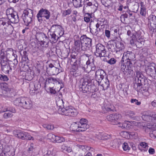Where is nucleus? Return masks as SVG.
I'll return each instance as SVG.
<instances>
[{
	"instance_id": "f257e3e1",
	"label": "nucleus",
	"mask_w": 156,
	"mask_h": 156,
	"mask_svg": "<svg viewBox=\"0 0 156 156\" xmlns=\"http://www.w3.org/2000/svg\"><path fill=\"white\" fill-rule=\"evenodd\" d=\"M151 83V81L150 80L146 79L145 77L141 72L138 70L136 71V76L134 87L137 92L143 93V91H146L147 90L148 85Z\"/></svg>"
},
{
	"instance_id": "f03ea898",
	"label": "nucleus",
	"mask_w": 156,
	"mask_h": 156,
	"mask_svg": "<svg viewBox=\"0 0 156 156\" xmlns=\"http://www.w3.org/2000/svg\"><path fill=\"white\" fill-rule=\"evenodd\" d=\"M87 122L86 119H81L79 122L73 123L70 127V129L72 131L79 132L84 131L89 127Z\"/></svg>"
},
{
	"instance_id": "7ed1b4c3",
	"label": "nucleus",
	"mask_w": 156,
	"mask_h": 156,
	"mask_svg": "<svg viewBox=\"0 0 156 156\" xmlns=\"http://www.w3.org/2000/svg\"><path fill=\"white\" fill-rule=\"evenodd\" d=\"M14 105L24 108L29 109L32 107L31 100L26 97H21L16 99L14 101Z\"/></svg>"
},
{
	"instance_id": "20e7f679",
	"label": "nucleus",
	"mask_w": 156,
	"mask_h": 156,
	"mask_svg": "<svg viewBox=\"0 0 156 156\" xmlns=\"http://www.w3.org/2000/svg\"><path fill=\"white\" fill-rule=\"evenodd\" d=\"M91 81L89 75L88 74L84 75L83 78L80 80L79 86L80 90L83 93H87L90 90H88V85L90 84Z\"/></svg>"
},
{
	"instance_id": "39448f33",
	"label": "nucleus",
	"mask_w": 156,
	"mask_h": 156,
	"mask_svg": "<svg viewBox=\"0 0 156 156\" xmlns=\"http://www.w3.org/2000/svg\"><path fill=\"white\" fill-rule=\"evenodd\" d=\"M50 17V12L47 9L43 8L38 11L36 16L38 21L41 23L44 21L49 20Z\"/></svg>"
},
{
	"instance_id": "423d86ee",
	"label": "nucleus",
	"mask_w": 156,
	"mask_h": 156,
	"mask_svg": "<svg viewBox=\"0 0 156 156\" xmlns=\"http://www.w3.org/2000/svg\"><path fill=\"white\" fill-rule=\"evenodd\" d=\"M121 70L124 74H133V66L132 63L130 62H125L123 60H121L119 64Z\"/></svg>"
},
{
	"instance_id": "0eeeda50",
	"label": "nucleus",
	"mask_w": 156,
	"mask_h": 156,
	"mask_svg": "<svg viewBox=\"0 0 156 156\" xmlns=\"http://www.w3.org/2000/svg\"><path fill=\"white\" fill-rule=\"evenodd\" d=\"M58 113L66 116L74 117L77 115V112L76 110L72 107L68 106L63 109H59Z\"/></svg>"
},
{
	"instance_id": "6e6552de",
	"label": "nucleus",
	"mask_w": 156,
	"mask_h": 156,
	"mask_svg": "<svg viewBox=\"0 0 156 156\" xmlns=\"http://www.w3.org/2000/svg\"><path fill=\"white\" fill-rule=\"evenodd\" d=\"M33 16V11L32 10L28 8L24 10L22 18L26 26H28L31 23Z\"/></svg>"
},
{
	"instance_id": "1a4fd4ad",
	"label": "nucleus",
	"mask_w": 156,
	"mask_h": 156,
	"mask_svg": "<svg viewBox=\"0 0 156 156\" xmlns=\"http://www.w3.org/2000/svg\"><path fill=\"white\" fill-rule=\"evenodd\" d=\"M96 50L94 52L95 55L97 57L106 56V51L105 46L101 44H98L96 46Z\"/></svg>"
},
{
	"instance_id": "9d476101",
	"label": "nucleus",
	"mask_w": 156,
	"mask_h": 156,
	"mask_svg": "<svg viewBox=\"0 0 156 156\" xmlns=\"http://www.w3.org/2000/svg\"><path fill=\"white\" fill-rule=\"evenodd\" d=\"M48 32L57 34L59 37L62 36L64 34V29L59 25L54 24L52 25L50 29L48 30Z\"/></svg>"
},
{
	"instance_id": "9b49d317",
	"label": "nucleus",
	"mask_w": 156,
	"mask_h": 156,
	"mask_svg": "<svg viewBox=\"0 0 156 156\" xmlns=\"http://www.w3.org/2000/svg\"><path fill=\"white\" fill-rule=\"evenodd\" d=\"M94 57H89L88 60L86 62V64L87 65V68H88V67H90V69L89 70H85V68L84 67H83V69L87 72L88 73L89 72H90L91 71H95L96 69V67L94 63Z\"/></svg>"
},
{
	"instance_id": "f8f14e48",
	"label": "nucleus",
	"mask_w": 156,
	"mask_h": 156,
	"mask_svg": "<svg viewBox=\"0 0 156 156\" xmlns=\"http://www.w3.org/2000/svg\"><path fill=\"white\" fill-rule=\"evenodd\" d=\"M135 58V55L134 53L131 51H128L124 53L121 60H123L124 62H129L132 63L131 61Z\"/></svg>"
},
{
	"instance_id": "ddd939ff",
	"label": "nucleus",
	"mask_w": 156,
	"mask_h": 156,
	"mask_svg": "<svg viewBox=\"0 0 156 156\" xmlns=\"http://www.w3.org/2000/svg\"><path fill=\"white\" fill-rule=\"evenodd\" d=\"M84 44L80 39L75 41V49L77 51H79L80 50L84 51L87 50L88 49L87 46H86V45Z\"/></svg>"
},
{
	"instance_id": "4468645a",
	"label": "nucleus",
	"mask_w": 156,
	"mask_h": 156,
	"mask_svg": "<svg viewBox=\"0 0 156 156\" xmlns=\"http://www.w3.org/2000/svg\"><path fill=\"white\" fill-rule=\"evenodd\" d=\"M106 76V73L104 70L102 69H98L95 72V79L99 85L103 79L104 76Z\"/></svg>"
},
{
	"instance_id": "2eb2a0df",
	"label": "nucleus",
	"mask_w": 156,
	"mask_h": 156,
	"mask_svg": "<svg viewBox=\"0 0 156 156\" xmlns=\"http://www.w3.org/2000/svg\"><path fill=\"white\" fill-rule=\"evenodd\" d=\"M80 39L82 41L84 45L87 46L88 49V48L92 45V40L91 38L87 37L86 35L82 36L80 37Z\"/></svg>"
},
{
	"instance_id": "dca6fc26",
	"label": "nucleus",
	"mask_w": 156,
	"mask_h": 156,
	"mask_svg": "<svg viewBox=\"0 0 156 156\" xmlns=\"http://www.w3.org/2000/svg\"><path fill=\"white\" fill-rule=\"evenodd\" d=\"M156 65L154 63H150L148 66H146L145 68V71L147 74L151 76L152 72H153Z\"/></svg>"
},
{
	"instance_id": "f3484780",
	"label": "nucleus",
	"mask_w": 156,
	"mask_h": 156,
	"mask_svg": "<svg viewBox=\"0 0 156 156\" xmlns=\"http://www.w3.org/2000/svg\"><path fill=\"white\" fill-rule=\"evenodd\" d=\"M115 42V40H112L109 41L107 45V47L109 51L116 53L117 50Z\"/></svg>"
},
{
	"instance_id": "a211bd4d",
	"label": "nucleus",
	"mask_w": 156,
	"mask_h": 156,
	"mask_svg": "<svg viewBox=\"0 0 156 156\" xmlns=\"http://www.w3.org/2000/svg\"><path fill=\"white\" fill-rule=\"evenodd\" d=\"M8 18L9 19L10 22L14 23H18L19 20L18 13L16 12H14Z\"/></svg>"
},
{
	"instance_id": "6ab92c4d",
	"label": "nucleus",
	"mask_w": 156,
	"mask_h": 156,
	"mask_svg": "<svg viewBox=\"0 0 156 156\" xmlns=\"http://www.w3.org/2000/svg\"><path fill=\"white\" fill-rule=\"evenodd\" d=\"M6 26V27H4L5 30V31L3 30L2 32H0V34L3 35L5 33L10 34L12 33L14 28L13 26L10 24V23Z\"/></svg>"
},
{
	"instance_id": "aec40b11",
	"label": "nucleus",
	"mask_w": 156,
	"mask_h": 156,
	"mask_svg": "<svg viewBox=\"0 0 156 156\" xmlns=\"http://www.w3.org/2000/svg\"><path fill=\"white\" fill-rule=\"evenodd\" d=\"M25 133V132L21 130H14L13 131V134L15 136L22 140L24 139Z\"/></svg>"
},
{
	"instance_id": "412c9836",
	"label": "nucleus",
	"mask_w": 156,
	"mask_h": 156,
	"mask_svg": "<svg viewBox=\"0 0 156 156\" xmlns=\"http://www.w3.org/2000/svg\"><path fill=\"white\" fill-rule=\"evenodd\" d=\"M56 104L57 106L58 107V113L59 109H63L65 108L64 105V102L63 99L60 98L57 99Z\"/></svg>"
},
{
	"instance_id": "4be33fe9",
	"label": "nucleus",
	"mask_w": 156,
	"mask_h": 156,
	"mask_svg": "<svg viewBox=\"0 0 156 156\" xmlns=\"http://www.w3.org/2000/svg\"><path fill=\"white\" fill-rule=\"evenodd\" d=\"M116 48L117 50V52L118 51H122L124 49V46L123 43L121 42L115 40V42Z\"/></svg>"
},
{
	"instance_id": "5701e85b",
	"label": "nucleus",
	"mask_w": 156,
	"mask_h": 156,
	"mask_svg": "<svg viewBox=\"0 0 156 156\" xmlns=\"http://www.w3.org/2000/svg\"><path fill=\"white\" fill-rule=\"evenodd\" d=\"M46 82H48V83H52L55 84L58 83V84L62 83L61 81H59L58 79H56L52 77L48 78L46 80Z\"/></svg>"
},
{
	"instance_id": "b1692460",
	"label": "nucleus",
	"mask_w": 156,
	"mask_h": 156,
	"mask_svg": "<svg viewBox=\"0 0 156 156\" xmlns=\"http://www.w3.org/2000/svg\"><path fill=\"white\" fill-rule=\"evenodd\" d=\"M145 131L146 132H149V134L151 136H154V133H155L156 130H155L153 126H147V127L146 128Z\"/></svg>"
},
{
	"instance_id": "393cba45",
	"label": "nucleus",
	"mask_w": 156,
	"mask_h": 156,
	"mask_svg": "<svg viewBox=\"0 0 156 156\" xmlns=\"http://www.w3.org/2000/svg\"><path fill=\"white\" fill-rule=\"evenodd\" d=\"M10 21L9 19L7 17H2L0 18V25L3 26H7L10 23Z\"/></svg>"
},
{
	"instance_id": "a878e982",
	"label": "nucleus",
	"mask_w": 156,
	"mask_h": 156,
	"mask_svg": "<svg viewBox=\"0 0 156 156\" xmlns=\"http://www.w3.org/2000/svg\"><path fill=\"white\" fill-rule=\"evenodd\" d=\"M114 107L110 104H106L102 107V109L104 111H114Z\"/></svg>"
},
{
	"instance_id": "bb28decb",
	"label": "nucleus",
	"mask_w": 156,
	"mask_h": 156,
	"mask_svg": "<svg viewBox=\"0 0 156 156\" xmlns=\"http://www.w3.org/2000/svg\"><path fill=\"white\" fill-rule=\"evenodd\" d=\"M148 20L150 24H153L156 25V16L153 14H151L148 17Z\"/></svg>"
},
{
	"instance_id": "cd10ccee",
	"label": "nucleus",
	"mask_w": 156,
	"mask_h": 156,
	"mask_svg": "<svg viewBox=\"0 0 156 156\" xmlns=\"http://www.w3.org/2000/svg\"><path fill=\"white\" fill-rule=\"evenodd\" d=\"M2 70L5 73H8L9 71L11 70L12 69L11 65L8 63H6L5 66H3L2 68Z\"/></svg>"
},
{
	"instance_id": "c85d7f7f",
	"label": "nucleus",
	"mask_w": 156,
	"mask_h": 156,
	"mask_svg": "<svg viewBox=\"0 0 156 156\" xmlns=\"http://www.w3.org/2000/svg\"><path fill=\"white\" fill-rule=\"evenodd\" d=\"M83 0H73V4L76 8H79L82 6V1Z\"/></svg>"
},
{
	"instance_id": "c756f323",
	"label": "nucleus",
	"mask_w": 156,
	"mask_h": 156,
	"mask_svg": "<svg viewBox=\"0 0 156 156\" xmlns=\"http://www.w3.org/2000/svg\"><path fill=\"white\" fill-rule=\"evenodd\" d=\"M101 85L105 89H107L109 86V82L108 79L106 77L104 80V82Z\"/></svg>"
},
{
	"instance_id": "7c9ffc66",
	"label": "nucleus",
	"mask_w": 156,
	"mask_h": 156,
	"mask_svg": "<svg viewBox=\"0 0 156 156\" xmlns=\"http://www.w3.org/2000/svg\"><path fill=\"white\" fill-rule=\"evenodd\" d=\"M142 117L144 120L147 122H150L152 121V119L153 118L152 116L149 115H143L142 116Z\"/></svg>"
},
{
	"instance_id": "2f4dec72",
	"label": "nucleus",
	"mask_w": 156,
	"mask_h": 156,
	"mask_svg": "<svg viewBox=\"0 0 156 156\" xmlns=\"http://www.w3.org/2000/svg\"><path fill=\"white\" fill-rule=\"evenodd\" d=\"M89 90H90V91H89L88 93H93L96 91V86L94 84H92L90 82V84L88 85Z\"/></svg>"
},
{
	"instance_id": "473e14b6",
	"label": "nucleus",
	"mask_w": 156,
	"mask_h": 156,
	"mask_svg": "<svg viewBox=\"0 0 156 156\" xmlns=\"http://www.w3.org/2000/svg\"><path fill=\"white\" fill-rule=\"evenodd\" d=\"M92 15V14H90L89 13H86L84 17V21L87 23L89 22L90 20Z\"/></svg>"
},
{
	"instance_id": "72a5a7b5",
	"label": "nucleus",
	"mask_w": 156,
	"mask_h": 156,
	"mask_svg": "<svg viewBox=\"0 0 156 156\" xmlns=\"http://www.w3.org/2000/svg\"><path fill=\"white\" fill-rule=\"evenodd\" d=\"M140 14L142 16H145L146 15V9L145 7L142 4L141 5Z\"/></svg>"
},
{
	"instance_id": "f704fd0d",
	"label": "nucleus",
	"mask_w": 156,
	"mask_h": 156,
	"mask_svg": "<svg viewBox=\"0 0 156 156\" xmlns=\"http://www.w3.org/2000/svg\"><path fill=\"white\" fill-rule=\"evenodd\" d=\"M49 70L50 71L52 72V74L53 75L58 74L59 73L61 72V71H59V69L58 68L55 67H53L52 69H49Z\"/></svg>"
},
{
	"instance_id": "c9c22d12",
	"label": "nucleus",
	"mask_w": 156,
	"mask_h": 156,
	"mask_svg": "<svg viewBox=\"0 0 156 156\" xmlns=\"http://www.w3.org/2000/svg\"><path fill=\"white\" fill-rule=\"evenodd\" d=\"M90 32L93 34L94 35H97L98 33V32L100 31V28H91L90 26Z\"/></svg>"
},
{
	"instance_id": "e433bc0d",
	"label": "nucleus",
	"mask_w": 156,
	"mask_h": 156,
	"mask_svg": "<svg viewBox=\"0 0 156 156\" xmlns=\"http://www.w3.org/2000/svg\"><path fill=\"white\" fill-rule=\"evenodd\" d=\"M144 41L142 39H138L137 41H136V45L138 48H140L144 45Z\"/></svg>"
},
{
	"instance_id": "4c0bfd02",
	"label": "nucleus",
	"mask_w": 156,
	"mask_h": 156,
	"mask_svg": "<svg viewBox=\"0 0 156 156\" xmlns=\"http://www.w3.org/2000/svg\"><path fill=\"white\" fill-rule=\"evenodd\" d=\"M56 137V136H55L52 133H49L47 135L48 138L53 142H55Z\"/></svg>"
},
{
	"instance_id": "58836bf2",
	"label": "nucleus",
	"mask_w": 156,
	"mask_h": 156,
	"mask_svg": "<svg viewBox=\"0 0 156 156\" xmlns=\"http://www.w3.org/2000/svg\"><path fill=\"white\" fill-rule=\"evenodd\" d=\"M61 149L62 150L66 151L68 152H70L72 151L71 148L70 147H68L66 145L64 144L61 146Z\"/></svg>"
},
{
	"instance_id": "ea45409f",
	"label": "nucleus",
	"mask_w": 156,
	"mask_h": 156,
	"mask_svg": "<svg viewBox=\"0 0 156 156\" xmlns=\"http://www.w3.org/2000/svg\"><path fill=\"white\" fill-rule=\"evenodd\" d=\"M101 2L103 5L108 8L109 7L111 4L109 0H101Z\"/></svg>"
},
{
	"instance_id": "a19ab883",
	"label": "nucleus",
	"mask_w": 156,
	"mask_h": 156,
	"mask_svg": "<svg viewBox=\"0 0 156 156\" xmlns=\"http://www.w3.org/2000/svg\"><path fill=\"white\" fill-rule=\"evenodd\" d=\"M72 12L71 9H68L66 10H64L62 12V16L63 17L66 16L67 15H69Z\"/></svg>"
},
{
	"instance_id": "79ce46f5",
	"label": "nucleus",
	"mask_w": 156,
	"mask_h": 156,
	"mask_svg": "<svg viewBox=\"0 0 156 156\" xmlns=\"http://www.w3.org/2000/svg\"><path fill=\"white\" fill-rule=\"evenodd\" d=\"M121 115L120 114L116 113L114 114V124L118 122L119 120L121 119Z\"/></svg>"
},
{
	"instance_id": "37998d69",
	"label": "nucleus",
	"mask_w": 156,
	"mask_h": 156,
	"mask_svg": "<svg viewBox=\"0 0 156 156\" xmlns=\"http://www.w3.org/2000/svg\"><path fill=\"white\" fill-rule=\"evenodd\" d=\"M108 120L112 122L113 124L115 123L114 114H111L107 116Z\"/></svg>"
},
{
	"instance_id": "c03bdc74",
	"label": "nucleus",
	"mask_w": 156,
	"mask_h": 156,
	"mask_svg": "<svg viewBox=\"0 0 156 156\" xmlns=\"http://www.w3.org/2000/svg\"><path fill=\"white\" fill-rule=\"evenodd\" d=\"M14 12L13 9L11 8H10L6 9V14L7 17L8 18L10 16V15L13 14Z\"/></svg>"
},
{
	"instance_id": "a18cd8bd",
	"label": "nucleus",
	"mask_w": 156,
	"mask_h": 156,
	"mask_svg": "<svg viewBox=\"0 0 156 156\" xmlns=\"http://www.w3.org/2000/svg\"><path fill=\"white\" fill-rule=\"evenodd\" d=\"M9 63L11 67H13L14 68H15L16 66L18 64V61L16 58H15L13 61H10Z\"/></svg>"
},
{
	"instance_id": "49530a36",
	"label": "nucleus",
	"mask_w": 156,
	"mask_h": 156,
	"mask_svg": "<svg viewBox=\"0 0 156 156\" xmlns=\"http://www.w3.org/2000/svg\"><path fill=\"white\" fill-rule=\"evenodd\" d=\"M50 35L51 36V39L53 41H56L60 37L58 36V35H56V34L54 33H50Z\"/></svg>"
},
{
	"instance_id": "de8ad7c7",
	"label": "nucleus",
	"mask_w": 156,
	"mask_h": 156,
	"mask_svg": "<svg viewBox=\"0 0 156 156\" xmlns=\"http://www.w3.org/2000/svg\"><path fill=\"white\" fill-rule=\"evenodd\" d=\"M140 145L144 148V151H147L148 146L147 144L144 142H141L140 143Z\"/></svg>"
},
{
	"instance_id": "09e8293b",
	"label": "nucleus",
	"mask_w": 156,
	"mask_h": 156,
	"mask_svg": "<svg viewBox=\"0 0 156 156\" xmlns=\"http://www.w3.org/2000/svg\"><path fill=\"white\" fill-rule=\"evenodd\" d=\"M65 141V139L63 137L57 136L55 142L57 143H61L64 142Z\"/></svg>"
},
{
	"instance_id": "8fccbe9b",
	"label": "nucleus",
	"mask_w": 156,
	"mask_h": 156,
	"mask_svg": "<svg viewBox=\"0 0 156 156\" xmlns=\"http://www.w3.org/2000/svg\"><path fill=\"white\" fill-rule=\"evenodd\" d=\"M24 140H34V138L31 136L29 134V133L27 132H26L25 137H24Z\"/></svg>"
},
{
	"instance_id": "3c124183",
	"label": "nucleus",
	"mask_w": 156,
	"mask_h": 156,
	"mask_svg": "<svg viewBox=\"0 0 156 156\" xmlns=\"http://www.w3.org/2000/svg\"><path fill=\"white\" fill-rule=\"evenodd\" d=\"M3 89H1L0 90V95H2L3 94V92H5V90H6L7 89V84L6 83L3 84ZM2 87V85H1Z\"/></svg>"
},
{
	"instance_id": "603ef678",
	"label": "nucleus",
	"mask_w": 156,
	"mask_h": 156,
	"mask_svg": "<svg viewBox=\"0 0 156 156\" xmlns=\"http://www.w3.org/2000/svg\"><path fill=\"white\" fill-rule=\"evenodd\" d=\"M43 126L44 128H46L48 130H52L54 129V126L51 124H44Z\"/></svg>"
},
{
	"instance_id": "864d4df0",
	"label": "nucleus",
	"mask_w": 156,
	"mask_h": 156,
	"mask_svg": "<svg viewBox=\"0 0 156 156\" xmlns=\"http://www.w3.org/2000/svg\"><path fill=\"white\" fill-rule=\"evenodd\" d=\"M122 148L125 151H129L130 149V147L129 146L128 144L125 142L123 144Z\"/></svg>"
},
{
	"instance_id": "5fc2aeb1",
	"label": "nucleus",
	"mask_w": 156,
	"mask_h": 156,
	"mask_svg": "<svg viewBox=\"0 0 156 156\" xmlns=\"http://www.w3.org/2000/svg\"><path fill=\"white\" fill-rule=\"evenodd\" d=\"M8 108L4 105H0V113L7 111Z\"/></svg>"
},
{
	"instance_id": "6e6d98bb",
	"label": "nucleus",
	"mask_w": 156,
	"mask_h": 156,
	"mask_svg": "<svg viewBox=\"0 0 156 156\" xmlns=\"http://www.w3.org/2000/svg\"><path fill=\"white\" fill-rule=\"evenodd\" d=\"M98 22L100 23H101V24H103V25H104L106 24L107 23V21L104 18H99L98 19Z\"/></svg>"
},
{
	"instance_id": "4d7b16f0",
	"label": "nucleus",
	"mask_w": 156,
	"mask_h": 156,
	"mask_svg": "<svg viewBox=\"0 0 156 156\" xmlns=\"http://www.w3.org/2000/svg\"><path fill=\"white\" fill-rule=\"evenodd\" d=\"M12 116V115L11 112H5L3 115V117L5 119L11 117Z\"/></svg>"
},
{
	"instance_id": "13d9d810",
	"label": "nucleus",
	"mask_w": 156,
	"mask_h": 156,
	"mask_svg": "<svg viewBox=\"0 0 156 156\" xmlns=\"http://www.w3.org/2000/svg\"><path fill=\"white\" fill-rule=\"evenodd\" d=\"M126 114L128 115L130 118H133L135 115V113L133 111H129L126 112Z\"/></svg>"
},
{
	"instance_id": "bf43d9fd",
	"label": "nucleus",
	"mask_w": 156,
	"mask_h": 156,
	"mask_svg": "<svg viewBox=\"0 0 156 156\" xmlns=\"http://www.w3.org/2000/svg\"><path fill=\"white\" fill-rule=\"evenodd\" d=\"M129 136L135 139H137L138 137V134L134 132L130 133Z\"/></svg>"
},
{
	"instance_id": "052dcab7",
	"label": "nucleus",
	"mask_w": 156,
	"mask_h": 156,
	"mask_svg": "<svg viewBox=\"0 0 156 156\" xmlns=\"http://www.w3.org/2000/svg\"><path fill=\"white\" fill-rule=\"evenodd\" d=\"M98 6V4L97 2L93 4L91 6V8L93 9L94 12H95L97 10Z\"/></svg>"
},
{
	"instance_id": "680f3d73",
	"label": "nucleus",
	"mask_w": 156,
	"mask_h": 156,
	"mask_svg": "<svg viewBox=\"0 0 156 156\" xmlns=\"http://www.w3.org/2000/svg\"><path fill=\"white\" fill-rule=\"evenodd\" d=\"M130 102L131 103H134L138 105H139L141 104V102L140 101H138L136 99H131L130 100Z\"/></svg>"
},
{
	"instance_id": "e2e57ef3",
	"label": "nucleus",
	"mask_w": 156,
	"mask_h": 156,
	"mask_svg": "<svg viewBox=\"0 0 156 156\" xmlns=\"http://www.w3.org/2000/svg\"><path fill=\"white\" fill-rule=\"evenodd\" d=\"M116 60L114 58H111L107 61V63L110 65L114 64L116 62Z\"/></svg>"
},
{
	"instance_id": "0e129e2a",
	"label": "nucleus",
	"mask_w": 156,
	"mask_h": 156,
	"mask_svg": "<svg viewBox=\"0 0 156 156\" xmlns=\"http://www.w3.org/2000/svg\"><path fill=\"white\" fill-rule=\"evenodd\" d=\"M0 79L1 80L4 81H7L9 80L8 78L5 75L0 74Z\"/></svg>"
},
{
	"instance_id": "69168bd1",
	"label": "nucleus",
	"mask_w": 156,
	"mask_h": 156,
	"mask_svg": "<svg viewBox=\"0 0 156 156\" xmlns=\"http://www.w3.org/2000/svg\"><path fill=\"white\" fill-rule=\"evenodd\" d=\"M153 72H152V73L151 74L150 76L155 79H156V66Z\"/></svg>"
},
{
	"instance_id": "338daca9",
	"label": "nucleus",
	"mask_w": 156,
	"mask_h": 156,
	"mask_svg": "<svg viewBox=\"0 0 156 156\" xmlns=\"http://www.w3.org/2000/svg\"><path fill=\"white\" fill-rule=\"evenodd\" d=\"M132 36H131V39L136 40V37L138 35L137 33L135 32L134 33H133V34H132Z\"/></svg>"
},
{
	"instance_id": "774afa93",
	"label": "nucleus",
	"mask_w": 156,
	"mask_h": 156,
	"mask_svg": "<svg viewBox=\"0 0 156 156\" xmlns=\"http://www.w3.org/2000/svg\"><path fill=\"white\" fill-rule=\"evenodd\" d=\"M39 37H42L43 38H44L46 39H48V38L45 34L43 33H41L39 34Z\"/></svg>"
}]
</instances>
